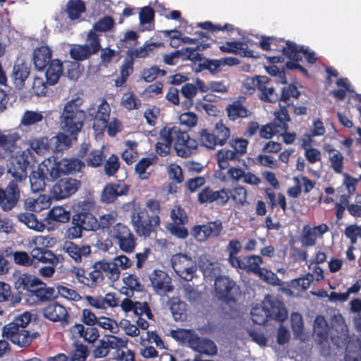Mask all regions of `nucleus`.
Masks as SVG:
<instances>
[{
    "label": "nucleus",
    "mask_w": 361,
    "mask_h": 361,
    "mask_svg": "<svg viewBox=\"0 0 361 361\" xmlns=\"http://www.w3.org/2000/svg\"><path fill=\"white\" fill-rule=\"evenodd\" d=\"M32 160V153L29 149L24 151L11 159L7 164V173L14 180H11L5 189L0 188V208L8 212L14 208L19 202L20 194L18 183L27 178V169Z\"/></svg>",
    "instance_id": "1"
},
{
    "label": "nucleus",
    "mask_w": 361,
    "mask_h": 361,
    "mask_svg": "<svg viewBox=\"0 0 361 361\" xmlns=\"http://www.w3.org/2000/svg\"><path fill=\"white\" fill-rule=\"evenodd\" d=\"M82 104L83 99L81 97H73L64 105L61 116L62 129L74 140L77 139L86 119V113L81 108Z\"/></svg>",
    "instance_id": "2"
},
{
    "label": "nucleus",
    "mask_w": 361,
    "mask_h": 361,
    "mask_svg": "<svg viewBox=\"0 0 361 361\" xmlns=\"http://www.w3.org/2000/svg\"><path fill=\"white\" fill-rule=\"evenodd\" d=\"M166 134L171 138V143L178 157L187 158L190 157L197 147V141L190 138L185 130L180 126H165Z\"/></svg>",
    "instance_id": "3"
},
{
    "label": "nucleus",
    "mask_w": 361,
    "mask_h": 361,
    "mask_svg": "<svg viewBox=\"0 0 361 361\" xmlns=\"http://www.w3.org/2000/svg\"><path fill=\"white\" fill-rule=\"evenodd\" d=\"M101 49V39L99 35L93 30H90L87 35L85 43L83 44H74L69 51L70 56L76 61H83L97 54Z\"/></svg>",
    "instance_id": "4"
},
{
    "label": "nucleus",
    "mask_w": 361,
    "mask_h": 361,
    "mask_svg": "<svg viewBox=\"0 0 361 361\" xmlns=\"http://www.w3.org/2000/svg\"><path fill=\"white\" fill-rule=\"evenodd\" d=\"M230 129L222 122H218L212 130L207 128L202 129L199 132L198 140L201 145L214 149L217 145H224L230 137Z\"/></svg>",
    "instance_id": "5"
},
{
    "label": "nucleus",
    "mask_w": 361,
    "mask_h": 361,
    "mask_svg": "<svg viewBox=\"0 0 361 361\" xmlns=\"http://www.w3.org/2000/svg\"><path fill=\"white\" fill-rule=\"evenodd\" d=\"M117 213L111 212L99 216V221L89 211L85 208H78L72 216L73 226H123L121 223H116Z\"/></svg>",
    "instance_id": "6"
},
{
    "label": "nucleus",
    "mask_w": 361,
    "mask_h": 361,
    "mask_svg": "<svg viewBox=\"0 0 361 361\" xmlns=\"http://www.w3.org/2000/svg\"><path fill=\"white\" fill-rule=\"evenodd\" d=\"M147 207L152 212L151 215H149L145 209H133L131 214V221L133 226H159V202L154 199H149L147 201Z\"/></svg>",
    "instance_id": "7"
},
{
    "label": "nucleus",
    "mask_w": 361,
    "mask_h": 361,
    "mask_svg": "<svg viewBox=\"0 0 361 361\" xmlns=\"http://www.w3.org/2000/svg\"><path fill=\"white\" fill-rule=\"evenodd\" d=\"M171 265L181 279L190 281L196 274V262L188 255L177 253L171 256Z\"/></svg>",
    "instance_id": "8"
},
{
    "label": "nucleus",
    "mask_w": 361,
    "mask_h": 361,
    "mask_svg": "<svg viewBox=\"0 0 361 361\" xmlns=\"http://www.w3.org/2000/svg\"><path fill=\"white\" fill-rule=\"evenodd\" d=\"M2 335L13 344L21 348L28 346L35 338L39 336L37 332L30 334L22 326H18V324L11 323H8L3 327Z\"/></svg>",
    "instance_id": "9"
},
{
    "label": "nucleus",
    "mask_w": 361,
    "mask_h": 361,
    "mask_svg": "<svg viewBox=\"0 0 361 361\" xmlns=\"http://www.w3.org/2000/svg\"><path fill=\"white\" fill-rule=\"evenodd\" d=\"M81 181L71 177L61 178L51 188V197L55 200L67 199L74 195L80 188Z\"/></svg>",
    "instance_id": "10"
},
{
    "label": "nucleus",
    "mask_w": 361,
    "mask_h": 361,
    "mask_svg": "<svg viewBox=\"0 0 361 361\" xmlns=\"http://www.w3.org/2000/svg\"><path fill=\"white\" fill-rule=\"evenodd\" d=\"M51 158L45 159L38 166L36 171H33L30 176L31 189L37 192L44 190L46 180L54 181L56 180L54 175L51 174Z\"/></svg>",
    "instance_id": "11"
},
{
    "label": "nucleus",
    "mask_w": 361,
    "mask_h": 361,
    "mask_svg": "<svg viewBox=\"0 0 361 361\" xmlns=\"http://www.w3.org/2000/svg\"><path fill=\"white\" fill-rule=\"evenodd\" d=\"M51 173L57 179L63 174H71L80 171L85 164L78 158L63 159L57 161L55 158H51Z\"/></svg>",
    "instance_id": "12"
},
{
    "label": "nucleus",
    "mask_w": 361,
    "mask_h": 361,
    "mask_svg": "<svg viewBox=\"0 0 361 361\" xmlns=\"http://www.w3.org/2000/svg\"><path fill=\"white\" fill-rule=\"evenodd\" d=\"M111 108L105 99L97 106V110L94 106L87 109L88 115L94 120L93 129L95 132L102 133L107 126V121L110 120Z\"/></svg>",
    "instance_id": "13"
},
{
    "label": "nucleus",
    "mask_w": 361,
    "mask_h": 361,
    "mask_svg": "<svg viewBox=\"0 0 361 361\" xmlns=\"http://www.w3.org/2000/svg\"><path fill=\"white\" fill-rule=\"evenodd\" d=\"M252 84L259 90V98L269 103L279 102V94L271 85L272 80L265 75H257L251 79Z\"/></svg>",
    "instance_id": "14"
},
{
    "label": "nucleus",
    "mask_w": 361,
    "mask_h": 361,
    "mask_svg": "<svg viewBox=\"0 0 361 361\" xmlns=\"http://www.w3.org/2000/svg\"><path fill=\"white\" fill-rule=\"evenodd\" d=\"M20 135L17 132H8L4 133L0 130V159L4 160L9 157L8 162L12 157L20 154L24 150L17 152L15 155L12 154L18 147L17 142L20 140ZM9 163H8V164Z\"/></svg>",
    "instance_id": "15"
},
{
    "label": "nucleus",
    "mask_w": 361,
    "mask_h": 361,
    "mask_svg": "<svg viewBox=\"0 0 361 361\" xmlns=\"http://www.w3.org/2000/svg\"><path fill=\"white\" fill-rule=\"evenodd\" d=\"M111 236L116 240L119 248L124 252H133L136 245L135 238L128 227H114Z\"/></svg>",
    "instance_id": "16"
},
{
    "label": "nucleus",
    "mask_w": 361,
    "mask_h": 361,
    "mask_svg": "<svg viewBox=\"0 0 361 361\" xmlns=\"http://www.w3.org/2000/svg\"><path fill=\"white\" fill-rule=\"evenodd\" d=\"M130 190V185L123 180H118L104 186L101 195V200L105 203L114 202L118 197L126 195Z\"/></svg>",
    "instance_id": "17"
},
{
    "label": "nucleus",
    "mask_w": 361,
    "mask_h": 361,
    "mask_svg": "<svg viewBox=\"0 0 361 361\" xmlns=\"http://www.w3.org/2000/svg\"><path fill=\"white\" fill-rule=\"evenodd\" d=\"M153 289L159 295L172 292L173 286L169 275L161 270H155L149 277Z\"/></svg>",
    "instance_id": "18"
},
{
    "label": "nucleus",
    "mask_w": 361,
    "mask_h": 361,
    "mask_svg": "<svg viewBox=\"0 0 361 361\" xmlns=\"http://www.w3.org/2000/svg\"><path fill=\"white\" fill-rule=\"evenodd\" d=\"M235 288V282L228 277L216 276L214 281V293L219 300L227 301L231 300V295Z\"/></svg>",
    "instance_id": "19"
},
{
    "label": "nucleus",
    "mask_w": 361,
    "mask_h": 361,
    "mask_svg": "<svg viewBox=\"0 0 361 361\" xmlns=\"http://www.w3.org/2000/svg\"><path fill=\"white\" fill-rule=\"evenodd\" d=\"M264 307L269 312V317L275 320L283 322L288 317V312L283 304L276 298L272 296L266 297L264 300Z\"/></svg>",
    "instance_id": "20"
},
{
    "label": "nucleus",
    "mask_w": 361,
    "mask_h": 361,
    "mask_svg": "<svg viewBox=\"0 0 361 361\" xmlns=\"http://www.w3.org/2000/svg\"><path fill=\"white\" fill-rule=\"evenodd\" d=\"M70 332L75 338H82L88 343H94L99 337L98 329L93 326L85 327L82 324H75L70 328Z\"/></svg>",
    "instance_id": "21"
},
{
    "label": "nucleus",
    "mask_w": 361,
    "mask_h": 361,
    "mask_svg": "<svg viewBox=\"0 0 361 361\" xmlns=\"http://www.w3.org/2000/svg\"><path fill=\"white\" fill-rule=\"evenodd\" d=\"M189 347L200 354L214 355L217 353V348L212 341L206 338H201L196 333Z\"/></svg>",
    "instance_id": "22"
},
{
    "label": "nucleus",
    "mask_w": 361,
    "mask_h": 361,
    "mask_svg": "<svg viewBox=\"0 0 361 361\" xmlns=\"http://www.w3.org/2000/svg\"><path fill=\"white\" fill-rule=\"evenodd\" d=\"M198 266L204 277L212 278L221 272L220 264L214 258L207 255L200 256Z\"/></svg>",
    "instance_id": "23"
},
{
    "label": "nucleus",
    "mask_w": 361,
    "mask_h": 361,
    "mask_svg": "<svg viewBox=\"0 0 361 361\" xmlns=\"http://www.w3.org/2000/svg\"><path fill=\"white\" fill-rule=\"evenodd\" d=\"M52 51L48 46L36 48L32 54V61L35 68L43 71L52 61Z\"/></svg>",
    "instance_id": "24"
},
{
    "label": "nucleus",
    "mask_w": 361,
    "mask_h": 361,
    "mask_svg": "<svg viewBox=\"0 0 361 361\" xmlns=\"http://www.w3.org/2000/svg\"><path fill=\"white\" fill-rule=\"evenodd\" d=\"M220 50L224 53H231L239 54L241 56L256 58L252 50L247 49L246 43L241 41L226 42L225 44L219 47Z\"/></svg>",
    "instance_id": "25"
},
{
    "label": "nucleus",
    "mask_w": 361,
    "mask_h": 361,
    "mask_svg": "<svg viewBox=\"0 0 361 361\" xmlns=\"http://www.w3.org/2000/svg\"><path fill=\"white\" fill-rule=\"evenodd\" d=\"M225 111L228 120L231 121L245 118L251 114L250 110L239 99L234 100L232 103L228 104Z\"/></svg>",
    "instance_id": "26"
},
{
    "label": "nucleus",
    "mask_w": 361,
    "mask_h": 361,
    "mask_svg": "<svg viewBox=\"0 0 361 361\" xmlns=\"http://www.w3.org/2000/svg\"><path fill=\"white\" fill-rule=\"evenodd\" d=\"M43 315L53 322H63L66 320L68 312L63 305L58 302H54L44 308Z\"/></svg>",
    "instance_id": "27"
},
{
    "label": "nucleus",
    "mask_w": 361,
    "mask_h": 361,
    "mask_svg": "<svg viewBox=\"0 0 361 361\" xmlns=\"http://www.w3.org/2000/svg\"><path fill=\"white\" fill-rule=\"evenodd\" d=\"M274 120L269 123L272 128L279 133L288 131V124L290 121L288 111L286 106H280V109L274 113Z\"/></svg>",
    "instance_id": "28"
},
{
    "label": "nucleus",
    "mask_w": 361,
    "mask_h": 361,
    "mask_svg": "<svg viewBox=\"0 0 361 361\" xmlns=\"http://www.w3.org/2000/svg\"><path fill=\"white\" fill-rule=\"evenodd\" d=\"M28 145L30 149H28L32 153V160L33 161L34 154L32 152L33 150L38 155H43L49 152L50 142L47 136L41 137H31L28 140ZM30 164H29L30 165Z\"/></svg>",
    "instance_id": "29"
},
{
    "label": "nucleus",
    "mask_w": 361,
    "mask_h": 361,
    "mask_svg": "<svg viewBox=\"0 0 361 361\" xmlns=\"http://www.w3.org/2000/svg\"><path fill=\"white\" fill-rule=\"evenodd\" d=\"M30 73V68L25 63L14 65L11 77L17 89L22 90L24 87L25 80Z\"/></svg>",
    "instance_id": "30"
},
{
    "label": "nucleus",
    "mask_w": 361,
    "mask_h": 361,
    "mask_svg": "<svg viewBox=\"0 0 361 361\" xmlns=\"http://www.w3.org/2000/svg\"><path fill=\"white\" fill-rule=\"evenodd\" d=\"M63 250L77 263H80L82 261V257H87L90 253V246L80 247L72 242H66L63 245Z\"/></svg>",
    "instance_id": "31"
},
{
    "label": "nucleus",
    "mask_w": 361,
    "mask_h": 361,
    "mask_svg": "<svg viewBox=\"0 0 361 361\" xmlns=\"http://www.w3.org/2000/svg\"><path fill=\"white\" fill-rule=\"evenodd\" d=\"M300 96V92L294 84H288L281 90L279 95V105L282 106H288L293 105V99H298Z\"/></svg>",
    "instance_id": "32"
},
{
    "label": "nucleus",
    "mask_w": 361,
    "mask_h": 361,
    "mask_svg": "<svg viewBox=\"0 0 361 361\" xmlns=\"http://www.w3.org/2000/svg\"><path fill=\"white\" fill-rule=\"evenodd\" d=\"M31 258L44 264L56 265L59 263V257L54 252L47 248L29 249Z\"/></svg>",
    "instance_id": "33"
},
{
    "label": "nucleus",
    "mask_w": 361,
    "mask_h": 361,
    "mask_svg": "<svg viewBox=\"0 0 361 361\" xmlns=\"http://www.w3.org/2000/svg\"><path fill=\"white\" fill-rule=\"evenodd\" d=\"M171 313L176 321H185L188 317L187 305L179 298H172L169 301Z\"/></svg>",
    "instance_id": "34"
},
{
    "label": "nucleus",
    "mask_w": 361,
    "mask_h": 361,
    "mask_svg": "<svg viewBox=\"0 0 361 361\" xmlns=\"http://www.w3.org/2000/svg\"><path fill=\"white\" fill-rule=\"evenodd\" d=\"M63 73V63L59 59L52 60L47 66L45 73L47 82L49 85H56Z\"/></svg>",
    "instance_id": "35"
},
{
    "label": "nucleus",
    "mask_w": 361,
    "mask_h": 361,
    "mask_svg": "<svg viewBox=\"0 0 361 361\" xmlns=\"http://www.w3.org/2000/svg\"><path fill=\"white\" fill-rule=\"evenodd\" d=\"M65 11L71 20H78L81 15L86 11V6L82 0H68Z\"/></svg>",
    "instance_id": "36"
},
{
    "label": "nucleus",
    "mask_w": 361,
    "mask_h": 361,
    "mask_svg": "<svg viewBox=\"0 0 361 361\" xmlns=\"http://www.w3.org/2000/svg\"><path fill=\"white\" fill-rule=\"evenodd\" d=\"M157 157L154 155L152 157H143L135 165V171L138 175L141 180H147L150 177L151 173L147 172V170L149 167L156 164Z\"/></svg>",
    "instance_id": "37"
},
{
    "label": "nucleus",
    "mask_w": 361,
    "mask_h": 361,
    "mask_svg": "<svg viewBox=\"0 0 361 361\" xmlns=\"http://www.w3.org/2000/svg\"><path fill=\"white\" fill-rule=\"evenodd\" d=\"M133 59L126 58L124 59L120 68V76L114 80L116 87H122L126 82L128 77L133 72Z\"/></svg>",
    "instance_id": "38"
},
{
    "label": "nucleus",
    "mask_w": 361,
    "mask_h": 361,
    "mask_svg": "<svg viewBox=\"0 0 361 361\" xmlns=\"http://www.w3.org/2000/svg\"><path fill=\"white\" fill-rule=\"evenodd\" d=\"M41 279L37 276L31 274H22L16 282L18 288H22L23 290H33L37 288L42 284Z\"/></svg>",
    "instance_id": "39"
},
{
    "label": "nucleus",
    "mask_w": 361,
    "mask_h": 361,
    "mask_svg": "<svg viewBox=\"0 0 361 361\" xmlns=\"http://www.w3.org/2000/svg\"><path fill=\"white\" fill-rule=\"evenodd\" d=\"M221 227H193L191 234L198 241H204L211 236H217Z\"/></svg>",
    "instance_id": "40"
},
{
    "label": "nucleus",
    "mask_w": 361,
    "mask_h": 361,
    "mask_svg": "<svg viewBox=\"0 0 361 361\" xmlns=\"http://www.w3.org/2000/svg\"><path fill=\"white\" fill-rule=\"evenodd\" d=\"M95 267L102 270L111 281H116L120 277L121 271L112 262L100 261L95 264Z\"/></svg>",
    "instance_id": "41"
},
{
    "label": "nucleus",
    "mask_w": 361,
    "mask_h": 361,
    "mask_svg": "<svg viewBox=\"0 0 361 361\" xmlns=\"http://www.w3.org/2000/svg\"><path fill=\"white\" fill-rule=\"evenodd\" d=\"M291 329L294 336L302 341L305 340V327L302 315L293 312L290 315Z\"/></svg>",
    "instance_id": "42"
},
{
    "label": "nucleus",
    "mask_w": 361,
    "mask_h": 361,
    "mask_svg": "<svg viewBox=\"0 0 361 361\" xmlns=\"http://www.w3.org/2000/svg\"><path fill=\"white\" fill-rule=\"evenodd\" d=\"M44 118L42 112L26 110L20 119V126L30 127L40 123Z\"/></svg>",
    "instance_id": "43"
},
{
    "label": "nucleus",
    "mask_w": 361,
    "mask_h": 361,
    "mask_svg": "<svg viewBox=\"0 0 361 361\" xmlns=\"http://www.w3.org/2000/svg\"><path fill=\"white\" fill-rule=\"evenodd\" d=\"M331 167L336 173H341L343 169L344 157L341 152L334 148L326 149Z\"/></svg>",
    "instance_id": "44"
},
{
    "label": "nucleus",
    "mask_w": 361,
    "mask_h": 361,
    "mask_svg": "<svg viewBox=\"0 0 361 361\" xmlns=\"http://www.w3.org/2000/svg\"><path fill=\"white\" fill-rule=\"evenodd\" d=\"M106 161V155L102 149L90 151L85 158V163L88 167L98 168L103 165Z\"/></svg>",
    "instance_id": "45"
},
{
    "label": "nucleus",
    "mask_w": 361,
    "mask_h": 361,
    "mask_svg": "<svg viewBox=\"0 0 361 361\" xmlns=\"http://www.w3.org/2000/svg\"><path fill=\"white\" fill-rule=\"evenodd\" d=\"M171 138H169L166 129L163 128L159 132V141L156 144V152L161 157L166 156L171 147Z\"/></svg>",
    "instance_id": "46"
},
{
    "label": "nucleus",
    "mask_w": 361,
    "mask_h": 361,
    "mask_svg": "<svg viewBox=\"0 0 361 361\" xmlns=\"http://www.w3.org/2000/svg\"><path fill=\"white\" fill-rule=\"evenodd\" d=\"M303 46L298 47L295 42L288 40L286 41L283 55L289 60L300 61L302 60L301 53L303 51Z\"/></svg>",
    "instance_id": "47"
},
{
    "label": "nucleus",
    "mask_w": 361,
    "mask_h": 361,
    "mask_svg": "<svg viewBox=\"0 0 361 361\" xmlns=\"http://www.w3.org/2000/svg\"><path fill=\"white\" fill-rule=\"evenodd\" d=\"M195 332L190 329H177L171 330L169 335L176 341L183 344H188L189 346L191 343Z\"/></svg>",
    "instance_id": "48"
},
{
    "label": "nucleus",
    "mask_w": 361,
    "mask_h": 361,
    "mask_svg": "<svg viewBox=\"0 0 361 361\" xmlns=\"http://www.w3.org/2000/svg\"><path fill=\"white\" fill-rule=\"evenodd\" d=\"M180 92L185 99L182 102V106L186 109L192 106L193 104V98L197 94V87L191 83H186L182 86Z\"/></svg>",
    "instance_id": "49"
},
{
    "label": "nucleus",
    "mask_w": 361,
    "mask_h": 361,
    "mask_svg": "<svg viewBox=\"0 0 361 361\" xmlns=\"http://www.w3.org/2000/svg\"><path fill=\"white\" fill-rule=\"evenodd\" d=\"M219 166L221 169H225L228 166V161L239 160L240 157L236 152L231 149H222L216 153Z\"/></svg>",
    "instance_id": "50"
},
{
    "label": "nucleus",
    "mask_w": 361,
    "mask_h": 361,
    "mask_svg": "<svg viewBox=\"0 0 361 361\" xmlns=\"http://www.w3.org/2000/svg\"><path fill=\"white\" fill-rule=\"evenodd\" d=\"M47 217L53 221L66 223L70 220L71 214L63 207H54L49 212Z\"/></svg>",
    "instance_id": "51"
},
{
    "label": "nucleus",
    "mask_w": 361,
    "mask_h": 361,
    "mask_svg": "<svg viewBox=\"0 0 361 361\" xmlns=\"http://www.w3.org/2000/svg\"><path fill=\"white\" fill-rule=\"evenodd\" d=\"M231 199L238 207H243L248 204L247 201V190L243 186L238 185L230 189Z\"/></svg>",
    "instance_id": "52"
},
{
    "label": "nucleus",
    "mask_w": 361,
    "mask_h": 361,
    "mask_svg": "<svg viewBox=\"0 0 361 361\" xmlns=\"http://www.w3.org/2000/svg\"><path fill=\"white\" fill-rule=\"evenodd\" d=\"M103 338L109 349L111 348L120 350L127 348L128 339L125 336L118 337L111 334H105Z\"/></svg>",
    "instance_id": "53"
},
{
    "label": "nucleus",
    "mask_w": 361,
    "mask_h": 361,
    "mask_svg": "<svg viewBox=\"0 0 361 361\" xmlns=\"http://www.w3.org/2000/svg\"><path fill=\"white\" fill-rule=\"evenodd\" d=\"M104 172L108 177L114 176L120 169V161L117 155L112 154L104 161Z\"/></svg>",
    "instance_id": "54"
},
{
    "label": "nucleus",
    "mask_w": 361,
    "mask_h": 361,
    "mask_svg": "<svg viewBox=\"0 0 361 361\" xmlns=\"http://www.w3.org/2000/svg\"><path fill=\"white\" fill-rule=\"evenodd\" d=\"M32 295H35L39 301L44 302L54 298V289L51 287H47L44 283H42L37 288L31 290Z\"/></svg>",
    "instance_id": "55"
},
{
    "label": "nucleus",
    "mask_w": 361,
    "mask_h": 361,
    "mask_svg": "<svg viewBox=\"0 0 361 361\" xmlns=\"http://www.w3.org/2000/svg\"><path fill=\"white\" fill-rule=\"evenodd\" d=\"M263 263V260L261 257L258 255H251L249 257H244V262L243 269L247 271H250L257 274L259 270L262 269L260 265Z\"/></svg>",
    "instance_id": "56"
},
{
    "label": "nucleus",
    "mask_w": 361,
    "mask_h": 361,
    "mask_svg": "<svg viewBox=\"0 0 361 361\" xmlns=\"http://www.w3.org/2000/svg\"><path fill=\"white\" fill-rule=\"evenodd\" d=\"M250 314L252 322L258 324H264L269 317V312H267L264 307V302L262 305H256L253 307Z\"/></svg>",
    "instance_id": "57"
},
{
    "label": "nucleus",
    "mask_w": 361,
    "mask_h": 361,
    "mask_svg": "<svg viewBox=\"0 0 361 361\" xmlns=\"http://www.w3.org/2000/svg\"><path fill=\"white\" fill-rule=\"evenodd\" d=\"M171 217L173 223L168 224V226H184L188 223V216L183 209L180 206H176L171 212Z\"/></svg>",
    "instance_id": "58"
},
{
    "label": "nucleus",
    "mask_w": 361,
    "mask_h": 361,
    "mask_svg": "<svg viewBox=\"0 0 361 361\" xmlns=\"http://www.w3.org/2000/svg\"><path fill=\"white\" fill-rule=\"evenodd\" d=\"M317 227H304L301 233L300 241L304 246H312L317 237Z\"/></svg>",
    "instance_id": "59"
},
{
    "label": "nucleus",
    "mask_w": 361,
    "mask_h": 361,
    "mask_svg": "<svg viewBox=\"0 0 361 361\" xmlns=\"http://www.w3.org/2000/svg\"><path fill=\"white\" fill-rule=\"evenodd\" d=\"M123 282L125 286L121 289L122 294L129 295L128 290H140V284L137 277L135 275L130 274L123 278Z\"/></svg>",
    "instance_id": "60"
},
{
    "label": "nucleus",
    "mask_w": 361,
    "mask_h": 361,
    "mask_svg": "<svg viewBox=\"0 0 361 361\" xmlns=\"http://www.w3.org/2000/svg\"><path fill=\"white\" fill-rule=\"evenodd\" d=\"M314 333L321 339H324L328 334V324L322 315L316 317L313 324Z\"/></svg>",
    "instance_id": "61"
},
{
    "label": "nucleus",
    "mask_w": 361,
    "mask_h": 361,
    "mask_svg": "<svg viewBox=\"0 0 361 361\" xmlns=\"http://www.w3.org/2000/svg\"><path fill=\"white\" fill-rule=\"evenodd\" d=\"M207 46L205 44H199L195 47H186L183 49V55L185 57H182V60H190L193 62L200 61L202 60V54L199 53L200 51L205 49Z\"/></svg>",
    "instance_id": "62"
},
{
    "label": "nucleus",
    "mask_w": 361,
    "mask_h": 361,
    "mask_svg": "<svg viewBox=\"0 0 361 361\" xmlns=\"http://www.w3.org/2000/svg\"><path fill=\"white\" fill-rule=\"evenodd\" d=\"M331 324L336 331L343 336L346 335L348 331L347 325L344 322L343 317L338 312L334 311L331 314Z\"/></svg>",
    "instance_id": "63"
},
{
    "label": "nucleus",
    "mask_w": 361,
    "mask_h": 361,
    "mask_svg": "<svg viewBox=\"0 0 361 361\" xmlns=\"http://www.w3.org/2000/svg\"><path fill=\"white\" fill-rule=\"evenodd\" d=\"M87 346L83 344H77L68 357V361H85L88 356Z\"/></svg>",
    "instance_id": "64"
}]
</instances>
